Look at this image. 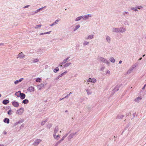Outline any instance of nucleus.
<instances>
[{
  "label": "nucleus",
  "mask_w": 146,
  "mask_h": 146,
  "mask_svg": "<svg viewBox=\"0 0 146 146\" xmlns=\"http://www.w3.org/2000/svg\"><path fill=\"white\" fill-rule=\"evenodd\" d=\"M98 60L103 62L106 63L107 64L109 65L110 64V62L106 59L104 58L101 57H99Z\"/></svg>",
  "instance_id": "f257e3e1"
},
{
  "label": "nucleus",
  "mask_w": 146,
  "mask_h": 146,
  "mask_svg": "<svg viewBox=\"0 0 146 146\" xmlns=\"http://www.w3.org/2000/svg\"><path fill=\"white\" fill-rule=\"evenodd\" d=\"M125 29H123V31L121 30V28H112V32H113L116 33H123L125 31Z\"/></svg>",
  "instance_id": "f03ea898"
},
{
  "label": "nucleus",
  "mask_w": 146,
  "mask_h": 146,
  "mask_svg": "<svg viewBox=\"0 0 146 146\" xmlns=\"http://www.w3.org/2000/svg\"><path fill=\"white\" fill-rule=\"evenodd\" d=\"M42 140L39 139H36L35 140L33 145L34 146H37L41 141Z\"/></svg>",
  "instance_id": "7ed1b4c3"
},
{
  "label": "nucleus",
  "mask_w": 146,
  "mask_h": 146,
  "mask_svg": "<svg viewBox=\"0 0 146 146\" xmlns=\"http://www.w3.org/2000/svg\"><path fill=\"white\" fill-rule=\"evenodd\" d=\"M24 110V109L21 108L17 110L16 113L18 115H21L23 112Z\"/></svg>",
  "instance_id": "20e7f679"
},
{
  "label": "nucleus",
  "mask_w": 146,
  "mask_h": 146,
  "mask_svg": "<svg viewBox=\"0 0 146 146\" xmlns=\"http://www.w3.org/2000/svg\"><path fill=\"white\" fill-rule=\"evenodd\" d=\"M19 95L18 96V97H20L21 100L24 99L26 96L25 94L24 93H21L20 91H19Z\"/></svg>",
  "instance_id": "39448f33"
},
{
  "label": "nucleus",
  "mask_w": 146,
  "mask_h": 146,
  "mask_svg": "<svg viewBox=\"0 0 146 146\" xmlns=\"http://www.w3.org/2000/svg\"><path fill=\"white\" fill-rule=\"evenodd\" d=\"M45 50L42 48H41L38 49L37 50L38 53L40 54H41Z\"/></svg>",
  "instance_id": "423d86ee"
},
{
  "label": "nucleus",
  "mask_w": 146,
  "mask_h": 146,
  "mask_svg": "<svg viewBox=\"0 0 146 146\" xmlns=\"http://www.w3.org/2000/svg\"><path fill=\"white\" fill-rule=\"evenodd\" d=\"M12 105L15 107H18L19 106V103L17 102L14 101L12 102Z\"/></svg>",
  "instance_id": "0eeeda50"
},
{
  "label": "nucleus",
  "mask_w": 146,
  "mask_h": 146,
  "mask_svg": "<svg viewBox=\"0 0 146 146\" xmlns=\"http://www.w3.org/2000/svg\"><path fill=\"white\" fill-rule=\"evenodd\" d=\"M76 133V132L74 133H73L70 134V135L68 137V141H70L71 139L73 138L74 135H75Z\"/></svg>",
  "instance_id": "6e6552de"
},
{
  "label": "nucleus",
  "mask_w": 146,
  "mask_h": 146,
  "mask_svg": "<svg viewBox=\"0 0 146 146\" xmlns=\"http://www.w3.org/2000/svg\"><path fill=\"white\" fill-rule=\"evenodd\" d=\"M96 80L95 79L93 78L92 79L90 78L88 80H87V82L95 83L96 82Z\"/></svg>",
  "instance_id": "1a4fd4ad"
},
{
  "label": "nucleus",
  "mask_w": 146,
  "mask_h": 146,
  "mask_svg": "<svg viewBox=\"0 0 146 146\" xmlns=\"http://www.w3.org/2000/svg\"><path fill=\"white\" fill-rule=\"evenodd\" d=\"M34 88L32 86L29 87L27 89L28 91L30 92L34 91Z\"/></svg>",
  "instance_id": "9d476101"
},
{
  "label": "nucleus",
  "mask_w": 146,
  "mask_h": 146,
  "mask_svg": "<svg viewBox=\"0 0 146 146\" xmlns=\"http://www.w3.org/2000/svg\"><path fill=\"white\" fill-rule=\"evenodd\" d=\"M123 15L125 17H127L129 15V13L127 12L124 11L122 13Z\"/></svg>",
  "instance_id": "9b49d317"
},
{
  "label": "nucleus",
  "mask_w": 146,
  "mask_h": 146,
  "mask_svg": "<svg viewBox=\"0 0 146 146\" xmlns=\"http://www.w3.org/2000/svg\"><path fill=\"white\" fill-rule=\"evenodd\" d=\"M59 20H56L55 22H53L52 24L50 25L49 26L50 27H52L54 25L57 24V22H58Z\"/></svg>",
  "instance_id": "f8f14e48"
},
{
  "label": "nucleus",
  "mask_w": 146,
  "mask_h": 146,
  "mask_svg": "<svg viewBox=\"0 0 146 146\" xmlns=\"http://www.w3.org/2000/svg\"><path fill=\"white\" fill-rule=\"evenodd\" d=\"M3 122L5 123L8 124L9 123V119L7 118H5L3 120Z\"/></svg>",
  "instance_id": "ddd939ff"
},
{
  "label": "nucleus",
  "mask_w": 146,
  "mask_h": 146,
  "mask_svg": "<svg viewBox=\"0 0 146 146\" xmlns=\"http://www.w3.org/2000/svg\"><path fill=\"white\" fill-rule=\"evenodd\" d=\"M92 15L91 14H87L84 15V20H86L88 19L89 17H91Z\"/></svg>",
  "instance_id": "4468645a"
},
{
  "label": "nucleus",
  "mask_w": 146,
  "mask_h": 146,
  "mask_svg": "<svg viewBox=\"0 0 146 146\" xmlns=\"http://www.w3.org/2000/svg\"><path fill=\"white\" fill-rule=\"evenodd\" d=\"M134 68V67H131L129 70L127 72V74H128L131 73L132 71L133 70V69Z\"/></svg>",
  "instance_id": "2eb2a0df"
},
{
  "label": "nucleus",
  "mask_w": 146,
  "mask_h": 146,
  "mask_svg": "<svg viewBox=\"0 0 146 146\" xmlns=\"http://www.w3.org/2000/svg\"><path fill=\"white\" fill-rule=\"evenodd\" d=\"M9 100H4L3 102L2 103L4 105H7L8 103L9 102Z\"/></svg>",
  "instance_id": "dca6fc26"
},
{
  "label": "nucleus",
  "mask_w": 146,
  "mask_h": 146,
  "mask_svg": "<svg viewBox=\"0 0 146 146\" xmlns=\"http://www.w3.org/2000/svg\"><path fill=\"white\" fill-rule=\"evenodd\" d=\"M94 35H90L88 36V37L86 38V39H92L94 37Z\"/></svg>",
  "instance_id": "f3484780"
},
{
  "label": "nucleus",
  "mask_w": 146,
  "mask_h": 146,
  "mask_svg": "<svg viewBox=\"0 0 146 146\" xmlns=\"http://www.w3.org/2000/svg\"><path fill=\"white\" fill-rule=\"evenodd\" d=\"M19 56L20 58H23L25 57V55L22 52H21L19 54Z\"/></svg>",
  "instance_id": "a211bd4d"
},
{
  "label": "nucleus",
  "mask_w": 146,
  "mask_h": 146,
  "mask_svg": "<svg viewBox=\"0 0 146 146\" xmlns=\"http://www.w3.org/2000/svg\"><path fill=\"white\" fill-rule=\"evenodd\" d=\"M53 136L54 138L57 140L59 139L60 137L59 135H57L56 136L55 134H53Z\"/></svg>",
  "instance_id": "6ab92c4d"
},
{
  "label": "nucleus",
  "mask_w": 146,
  "mask_h": 146,
  "mask_svg": "<svg viewBox=\"0 0 146 146\" xmlns=\"http://www.w3.org/2000/svg\"><path fill=\"white\" fill-rule=\"evenodd\" d=\"M72 63L70 62H66L64 64V68L67 67L69 66L70 65H71Z\"/></svg>",
  "instance_id": "aec40b11"
},
{
  "label": "nucleus",
  "mask_w": 146,
  "mask_h": 146,
  "mask_svg": "<svg viewBox=\"0 0 146 146\" xmlns=\"http://www.w3.org/2000/svg\"><path fill=\"white\" fill-rule=\"evenodd\" d=\"M106 41L108 43H110L111 41V38L110 36H106Z\"/></svg>",
  "instance_id": "412c9836"
},
{
  "label": "nucleus",
  "mask_w": 146,
  "mask_h": 146,
  "mask_svg": "<svg viewBox=\"0 0 146 146\" xmlns=\"http://www.w3.org/2000/svg\"><path fill=\"white\" fill-rule=\"evenodd\" d=\"M58 126L56 127L54 130V134H56V133L58 132Z\"/></svg>",
  "instance_id": "4be33fe9"
},
{
  "label": "nucleus",
  "mask_w": 146,
  "mask_h": 146,
  "mask_svg": "<svg viewBox=\"0 0 146 146\" xmlns=\"http://www.w3.org/2000/svg\"><path fill=\"white\" fill-rule=\"evenodd\" d=\"M86 91L88 95L91 94L92 93V92L90 90L87 89L86 90Z\"/></svg>",
  "instance_id": "5701e85b"
},
{
  "label": "nucleus",
  "mask_w": 146,
  "mask_h": 146,
  "mask_svg": "<svg viewBox=\"0 0 146 146\" xmlns=\"http://www.w3.org/2000/svg\"><path fill=\"white\" fill-rule=\"evenodd\" d=\"M119 90V87L116 86L115 88H114L112 91V92L114 93L115 92L118 91Z\"/></svg>",
  "instance_id": "b1692460"
},
{
  "label": "nucleus",
  "mask_w": 146,
  "mask_h": 146,
  "mask_svg": "<svg viewBox=\"0 0 146 146\" xmlns=\"http://www.w3.org/2000/svg\"><path fill=\"white\" fill-rule=\"evenodd\" d=\"M29 102V101L27 99H25L22 101V103L24 104H27Z\"/></svg>",
  "instance_id": "393cba45"
},
{
  "label": "nucleus",
  "mask_w": 146,
  "mask_h": 146,
  "mask_svg": "<svg viewBox=\"0 0 146 146\" xmlns=\"http://www.w3.org/2000/svg\"><path fill=\"white\" fill-rule=\"evenodd\" d=\"M80 27V25H77L74 29L73 30L74 31H75L77 30L78 29H79Z\"/></svg>",
  "instance_id": "a878e982"
},
{
  "label": "nucleus",
  "mask_w": 146,
  "mask_h": 146,
  "mask_svg": "<svg viewBox=\"0 0 146 146\" xmlns=\"http://www.w3.org/2000/svg\"><path fill=\"white\" fill-rule=\"evenodd\" d=\"M89 44V42H87L86 41H84L83 43V44L84 46H85L87 45H88Z\"/></svg>",
  "instance_id": "bb28decb"
},
{
  "label": "nucleus",
  "mask_w": 146,
  "mask_h": 146,
  "mask_svg": "<svg viewBox=\"0 0 146 146\" xmlns=\"http://www.w3.org/2000/svg\"><path fill=\"white\" fill-rule=\"evenodd\" d=\"M44 86V85L43 84H41L39 85H38V88H39V90H40L41 89V88L42 87H43Z\"/></svg>",
  "instance_id": "cd10ccee"
},
{
  "label": "nucleus",
  "mask_w": 146,
  "mask_h": 146,
  "mask_svg": "<svg viewBox=\"0 0 146 146\" xmlns=\"http://www.w3.org/2000/svg\"><path fill=\"white\" fill-rule=\"evenodd\" d=\"M141 98L139 97H138L136 99H135V102H139V101L141 100Z\"/></svg>",
  "instance_id": "c85d7f7f"
},
{
  "label": "nucleus",
  "mask_w": 146,
  "mask_h": 146,
  "mask_svg": "<svg viewBox=\"0 0 146 146\" xmlns=\"http://www.w3.org/2000/svg\"><path fill=\"white\" fill-rule=\"evenodd\" d=\"M131 9L132 10L134 11L135 12L137 11H138V10L137 9V8H136V6L135 7H131Z\"/></svg>",
  "instance_id": "c756f323"
},
{
  "label": "nucleus",
  "mask_w": 146,
  "mask_h": 146,
  "mask_svg": "<svg viewBox=\"0 0 146 146\" xmlns=\"http://www.w3.org/2000/svg\"><path fill=\"white\" fill-rule=\"evenodd\" d=\"M110 60L112 62L114 63L115 62V59L113 57L111 58L110 59Z\"/></svg>",
  "instance_id": "7c9ffc66"
},
{
  "label": "nucleus",
  "mask_w": 146,
  "mask_h": 146,
  "mask_svg": "<svg viewBox=\"0 0 146 146\" xmlns=\"http://www.w3.org/2000/svg\"><path fill=\"white\" fill-rule=\"evenodd\" d=\"M124 116V115H118L117 116V118L118 119H122Z\"/></svg>",
  "instance_id": "2f4dec72"
},
{
  "label": "nucleus",
  "mask_w": 146,
  "mask_h": 146,
  "mask_svg": "<svg viewBox=\"0 0 146 146\" xmlns=\"http://www.w3.org/2000/svg\"><path fill=\"white\" fill-rule=\"evenodd\" d=\"M59 71V68L58 67H56L54 69L53 71L55 73Z\"/></svg>",
  "instance_id": "473e14b6"
},
{
  "label": "nucleus",
  "mask_w": 146,
  "mask_h": 146,
  "mask_svg": "<svg viewBox=\"0 0 146 146\" xmlns=\"http://www.w3.org/2000/svg\"><path fill=\"white\" fill-rule=\"evenodd\" d=\"M63 62H64V61H63V62L61 63L59 65V67H60L61 68V69H63L64 68V66H62V65L64 63H63Z\"/></svg>",
  "instance_id": "72a5a7b5"
},
{
  "label": "nucleus",
  "mask_w": 146,
  "mask_h": 146,
  "mask_svg": "<svg viewBox=\"0 0 146 146\" xmlns=\"http://www.w3.org/2000/svg\"><path fill=\"white\" fill-rule=\"evenodd\" d=\"M80 20H81V19L80 18V16H79L76 17L75 19V21H78Z\"/></svg>",
  "instance_id": "f704fd0d"
},
{
  "label": "nucleus",
  "mask_w": 146,
  "mask_h": 146,
  "mask_svg": "<svg viewBox=\"0 0 146 146\" xmlns=\"http://www.w3.org/2000/svg\"><path fill=\"white\" fill-rule=\"evenodd\" d=\"M70 58V57L69 56L67 58L64 59V64L66 62H67L68 60V61H70V60L69 59Z\"/></svg>",
  "instance_id": "c9c22d12"
},
{
  "label": "nucleus",
  "mask_w": 146,
  "mask_h": 146,
  "mask_svg": "<svg viewBox=\"0 0 146 146\" xmlns=\"http://www.w3.org/2000/svg\"><path fill=\"white\" fill-rule=\"evenodd\" d=\"M52 124L51 123H50L48 124L47 126V127L48 129H50L52 127Z\"/></svg>",
  "instance_id": "e433bc0d"
},
{
  "label": "nucleus",
  "mask_w": 146,
  "mask_h": 146,
  "mask_svg": "<svg viewBox=\"0 0 146 146\" xmlns=\"http://www.w3.org/2000/svg\"><path fill=\"white\" fill-rule=\"evenodd\" d=\"M12 112V110H11V109H10V110H9L7 112V114L9 115H11L12 114V113H11Z\"/></svg>",
  "instance_id": "4c0bfd02"
},
{
  "label": "nucleus",
  "mask_w": 146,
  "mask_h": 146,
  "mask_svg": "<svg viewBox=\"0 0 146 146\" xmlns=\"http://www.w3.org/2000/svg\"><path fill=\"white\" fill-rule=\"evenodd\" d=\"M41 80V79L40 78H36V81L37 82H40Z\"/></svg>",
  "instance_id": "58836bf2"
},
{
  "label": "nucleus",
  "mask_w": 146,
  "mask_h": 146,
  "mask_svg": "<svg viewBox=\"0 0 146 146\" xmlns=\"http://www.w3.org/2000/svg\"><path fill=\"white\" fill-rule=\"evenodd\" d=\"M39 61V60L38 58H35V59L33 60V63H36V62H37Z\"/></svg>",
  "instance_id": "ea45409f"
},
{
  "label": "nucleus",
  "mask_w": 146,
  "mask_h": 146,
  "mask_svg": "<svg viewBox=\"0 0 146 146\" xmlns=\"http://www.w3.org/2000/svg\"><path fill=\"white\" fill-rule=\"evenodd\" d=\"M136 8H137V9H139L143 8V7L141 6L136 5Z\"/></svg>",
  "instance_id": "a19ab883"
},
{
  "label": "nucleus",
  "mask_w": 146,
  "mask_h": 146,
  "mask_svg": "<svg viewBox=\"0 0 146 146\" xmlns=\"http://www.w3.org/2000/svg\"><path fill=\"white\" fill-rule=\"evenodd\" d=\"M41 25H36L35 27V29H38L41 27Z\"/></svg>",
  "instance_id": "79ce46f5"
},
{
  "label": "nucleus",
  "mask_w": 146,
  "mask_h": 146,
  "mask_svg": "<svg viewBox=\"0 0 146 146\" xmlns=\"http://www.w3.org/2000/svg\"><path fill=\"white\" fill-rule=\"evenodd\" d=\"M23 121H24V120L21 119V120H20L19 121L17 122V123L18 124H20V123H23Z\"/></svg>",
  "instance_id": "37998d69"
},
{
  "label": "nucleus",
  "mask_w": 146,
  "mask_h": 146,
  "mask_svg": "<svg viewBox=\"0 0 146 146\" xmlns=\"http://www.w3.org/2000/svg\"><path fill=\"white\" fill-rule=\"evenodd\" d=\"M64 139V136H63L62 138V139L58 141L57 142L58 143H61V142L63 141Z\"/></svg>",
  "instance_id": "c03bdc74"
},
{
  "label": "nucleus",
  "mask_w": 146,
  "mask_h": 146,
  "mask_svg": "<svg viewBox=\"0 0 146 146\" xmlns=\"http://www.w3.org/2000/svg\"><path fill=\"white\" fill-rule=\"evenodd\" d=\"M64 139V136H63L62 138V139L58 141L57 142L58 143H61V142L63 141Z\"/></svg>",
  "instance_id": "a18cd8bd"
},
{
  "label": "nucleus",
  "mask_w": 146,
  "mask_h": 146,
  "mask_svg": "<svg viewBox=\"0 0 146 146\" xmlns=\"http://www.w3.org/2000/svg\"><path fill=\"white\" fill-rule=\"evenodd\" d=\"M72 92H71L69 94L67 95L66 96H64V98H67L68 97V96L70 95L71 94H72Z\"/></svg>",
  "instance_id": "49530a36"
},
{
  "label": "nucleus",
  "mask_w": 146,
  "mask_h": 146,
  "mask_svg": "<svg viewBox=\"0 0 146 146\" xmlns=\"http://www.w3.org/2000/svg\"><path fill=\"white\" fill-rule=\"evenodd\" d=\"M15 95L17 96L18 97V96L19 95V91L16 92L15 93Z\"/></svg>",
  "instance_id": "de8ad7c7"
},
{
  "label": "nucleus",
  "mask_w": 146,
  "mask_h": 146,
  "mask_svg": "<svg viewBox=\"0 0 146 146\" xmlns=\"http://www.w3.org/2000/svg\"><path fill=\"white\" fill-rule=\"evenodd\" d=\"M19 82L18 80H17L15 81L14 83L15 84H17Z\"/></svg>",
  "instance_id": "09e8293b"
},
{
  "label": "nucleus",
  "mask_w": 146,
  "mask_h": 146,
  "mask_svg": "<svg viewBox=\"0 0 146 146\" xmlns=\"http://www.w3.org/2000/svg\"><path fill=\"white\" fill-rule=\"evenodd\" d=\"M80 18L81 19L84 20V15H82L80 16Z\"/></svg>",
  "instance_id": "8fccbe9b"
},
{
  "label": "nucleus",
  "mask_w": 146,
  "mask_h": 146,
  "mask_svg": "<svg viewBox=\"0 0 146 146\" xmlns=\"http://www.w3.org/2000/svg\"><path fill=\"white\" fill-rule=\"evenodd\" d=\"M106 73L107 74H108L109 75H110V72L109 70H108L107 71H106Z\"/></svg>",
  "instance_id": "3c124183"
},
{
  "label": "nucleus",
  "mask_w": 146,
  "mask_h": 146,
  "mask_svg": "<svg viewBox=\"0 0 146 146\" xmlns=\"http://www.w3.org/2000/svg\"><path fill=\"white\" fill-rule=\"evenodd\" d=\"M105 67L104 66H102L101 67L100 70L101 71H103L104 69L105 68Z\"/></svg>",
  "instance_id": "603ef678"
},
{
  "label": "nucleus",
  "mask_w": 146,
  "mask_h": 146,
  "mask_svg": "<svg viewBox=\"0 0 146 146\" xmlns=\"http://www.w3.org/2000/svg\"><path fill=\"white\" fill-rule=\"evenodd\" d=\"M45 121H43L41 123V124L42 125H43L45 124Z\"/></svg>",
  "instance_id": "864d4df0"
},
{
  "label": "nucleus",
  "mask_w": 146,
  "mask_h": 146,
  "mask_svg": "<svg viewBox=\"0 0 146 146\" xmlns=\"http://www.w3.org/2000/svg\"><path fill=\"white\" fill-rule=\"evenodd\" d=\"M64 75V72L62 73V74H60L59 76H58L60 78V77H61L63 76Z\"/></svg>",
  "instance_id": "5fc2aeb1"
},
{
  "label": "nucleus",
  "mask_w": 146,
  "mask_h": 146,
  "mask_svg": "<svg viewBox=\"0 0 146 146\" xmlns=\"http://www.w3.org/2000/svg\"><path fill=\"white\" fill-rule=\"evenodd\" d=\"M23 80V78H20L19 80V82H21Z\"/></svg>",
  "instance_id": "6e6d98bb"
},
{
  "label": "nucleus",
  "mask_w": 146,
  "mask_h": 146,
  "mask_svg": "<svg viewBox=\"0 0 146 146\" xmlns=\"http://www.w3.org/2000/svg\"><path fill=\"white\" fill-rule=\"evenodd\" d=\"M43 8V7H42L37 9V11H38V12L40 11Z\"/></svg>",
  "instance_id": "4d7b16f0"
},
{
  "label": "nucleus",
  "mask_w": 146,
  "mask_h": 146,
  "mask_svg": "<svg viewBox=\"0 0 146 146\" xmlns=\"http://www.w3.org/2000/svg\"><path fill=\"white\" fill-rule=\"evenodd\" d=\"M51 32V31H49L48 32H45V34H50Z\"/></svg>",
  "instance_id": "13d9d810"
},
{
  "label": "nucleus",
  "mask_w": 146,
  "mask_h": 146,
  "mask_svg": "<svg viewBox=\"0 0 146 146\" xmlns=\"http://www.w3.org/2000/svg\"><path fill=\"white\" fill-rule=\"evenodd\" d=\"M60 78L59 77V76H58V77H57L55 79V80H57L59 79V78Z\"/></svg>",
  "instance_id": "bf43d9fd"
},
{
  "label": "nucleus",
  "mask_w": 146,
  "mask_h": 146,
  "mask_svg": "<svg viewBox=\"0 0 146 146\" xmlns=\"http://www.w3.org/2000/svg\"><path fill=\"white\" fill-rule=\"evenodd\" d=\"M29 5H27V6H25L24 7V8H27L28 7H29Z\"/></svg>",
  "instance_id": "052dcab7"
},
{
  "label": "nucleus",
  "mask_w": 146,
  "mask_h": 146,
  "mask_svg": "<svg viewBox=\"0 0 146 146\" xmlns=\"http://www.w3.org/2000/svg\"><path fill=\"white\" fill-rule=\"evenodd\" d=\"M135 113H133V118H134L135 117Z\"/></svg>",
  "instance_id": "680f3d73"
},
{
  "label": "nucleus",
  "mask_w": 146,
  "mask_h": 146,
  "mask_svg": "<svg viewBox=\"0 0 146 146\" xmlns=\"http://www.w3.org/2000/svg\"><path fill=\"white\" fill-rule=\"evenodd\" d=\"M59 143H58V142H57L56 143H55V144L54 145V146H57V145H58Z\"/></svg>",
  "instance_id": "e2e57ef3"
},
{
  "label": "nucleus",
  "mask_w": 146,
  "mask_h": 146,
  "mask_svg": "<svg viewBox=\"0 0 146 146\" xmlns=\"http://www.w3.org/2000/svg\"><path fill=\"white\" fill-rule=\"evenodd\" d=\"M46 34L45 33H41L40 34V35H43Z\"/></svg>",
  "instance_id": "0e129e2a"
},
{
  "label": "nucleus",
  "mask_w": 146,
  "mask_h": 146,
  "mask_svg": "<svg viewBox=\"0 0 146 146\" xmlns=\"http://www.w3.org/2000/svg\"><path fill=\"white\" fill-rule=\"evenodd\" d=\"M130 114H131V113H130V112H129V113H127V114H126V115H127V116H129V115Z\"/></svg>",
  "instance_id": "69168bd1"
},
{
  "label": "nucleus",
  "mask_w": 146,
  "mask_h": 146,
  "mask_svg": "<svg viewBox=\"0 0 146 146\" xmlns=\"http://www.w3.org/2000/svg\"><path fill=\"white\" fill-rule=\"evenodd\" d=\"M18 124V123H17V122H16V123H15L14 125H17Z\"/></svg>",
  "instance_id": "338daca9"
},
{
  "label": "nucleus",
  "mask_w": 146,
  "mask_h": 146,
  "mask_svg": "<svg viewBox=\"0 0 146 146\" xmlns=\"http://www.w3.org/2000/svg\"><path fill=\"white\" fill-rule=\"evenodd\" d=\"M122 62V61L121 60H120L119 62V64H121V63Z\"/></svg>",
  "instance_id": "774afa93"
}]
</instances>
